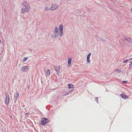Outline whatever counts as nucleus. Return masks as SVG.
<instances>
[{
  "mask_svg": "<svg viewBox=\"0 0 132 132\" xmlns=\"http://www.w3.org/2000/svg\"><path fill=\"white\" fill-rule=\"evenodd\" d=\"M58 6L57 4L53 5L50 8L51 11H54L56 10L58 8Z\"/></svg>",
  "mask_w": 132,
  "mask_h": 132,
  "instance_id": "nucleus-4",
  "label": "nucleus"
},
{
  "mask_svg": "<svg viewBox=\"0 0 132 132\" xmlns=\"http://www.w3.org/2000/svg\"><path fill=\"white\" fill-rule=\"evenodd\" d=\"M29 69V67L27 66L22 67L21 69V70L23 72H26Z\"/></svg>",
  "mask_w": 132,
  "mask_h": 132,
  "instance_id": "nucleus-3",
  "label": "nucleus"
},
{
  "mask_svg": "<svg viewBox=\"0 0 132 132\" xmlns=\"http://www.w3.org/2000/svg\"><path fill=\"white\" fill-rule=\"evenodd\" d=\"M27 57H24L23 59V61L24 62L27 59Z\"/></svg>",
  "mask_w": 132,
  "mask_h": 132,
  "instance_id": "nucleus-22",
  "label": "nucleus"
},
{
  "mask_svg": "<svg viewBox=\"0 0 132 132\" xmlns=\"http://www.w3.org/2000/svg\"><path fill=\"white\" fill-rule=\"evenodd\" d=\"M87 63H89L90 62V60H89V59L87 58Z\"/></svg>",
  "mask_w": 132,
  "mask_h": 132,
  "instance_id": "nucleus-18",
  "label": "nucleus"
},
{
  "mask_svg": "<svg viewBox=\"0 0 132 132\" xmlns=\"http://www.w3.org/2000/svg\"><path fill=\"white\" fill-rule=\"evenodd\" d=\"M63 26L62 24H60L59 26V28L60 33H63Z\"/></svg>",
  "mask_w": 132,
  "mask_h": 132,
  "instance_id": "nucleus-6",
  "label": "nucleus"
},
{
  "mask_svg": "<svg viewBox=\"0 0 132 132\" xmlns=\"http://www.w3.org/2000/svg\"><path fill=\"white\" fill-rule=\"evenodd\" d=\"M123 82L124 83H126L127 82V81H123Z\"/></svg>",
  "mask_w": 132,
  "mask_h": 132,
  "instance_id": "nucleus-25",
  "label": "nucleus"
},
{
  "mask_svg": "<svg viewBox=\"0 0 132 132\" xmlns=\"http://www.w3.org/2000/svg\"><path fill=\"white\" fill-rule=\"evenodd\" d=\"M49 9L47 7H45V11H47Z\"/></svg>",
  "mask_w": 132,
  "mask_h": 132,
  "instance_id": "nucleus-21",
  "label": "nucleus"
},
{
  "mask_svg": "<svg viewBox=\"0 0 132 132\" xmlns=\"http://www.w3.org/2000/svg\"><path fill=\"white\" fill-rule=\"evenodd\" d=\"M116 71L117 73H120L121 72V70L119 69H118L116 70Z\"/></svg>",
  "mask_w": 132,
  "mask_h": 132,
  "instance_id": "nucleus-19",
  "label": "nucleus"
},
{
  "mask_svg": "<svg viewBox=\"0 0 132 132\" xmlns=\"http://www.w3.org/2000/svg\"><path fill=\"white\" fill-rule=\"evenodd\" d=\"M16 99L19 96V94L18 92L16 93Z\"/></svg>",
  "mask_w": 132,
  "mask_h": 132,
  "instance_id": "nucleus-23",
  "label": "nucleus"
},
{
  "mask_svg": "<svg viewBox=\"0 0 132 132\" xmlns=\"http://www.w3.org/2000/svg\"><path fill=\"white\" fill-rule=\"evenodd\" d=\"M9 95H7L6 96L5 103L6 104L8 105L9 102Z\"/></svg>",
  "mask_w": 132,
  "mask_h": 132,
  "instance_id": "nucleus-5",
  "label": "nucleus"
},
{
  "mask_svg": "<svg viewBox=\"0 0 132 132\" xmlns=\"http://www.w3.org/2000/svg\"><path fill=\"white\" fill-rule=\"evenodd\" d=\"M22 5L25 7L26 8H30V6L29 4H28L26 2H24L22 3Z\"/></svg>",
  "mask_w": 132,
  "mask_h": 132,
  "instance_id": "nucleus-7",
  "label": "nucleus"
},
{
  "mask_svg": "<svg viewBox=\"0 0 132 132\" xmlns=\"http://www.w3.org/2000/svg\"><path fill=\"white\" fill-rule=\"evenodd\" d=\"M48 121V120L47 118H43L41 122V125H44Z\"/></svg>",
  "mask_w": 132,
  "mask_h": 132,
  "instance_id": "nucleus-1",
  "label": "nucleus"
},
{
  "mask_svg": "<svg viewBox=\"0 0 132 132\" xmlns=\"http://www.w3.org/2000/svg\"><path fill=\"white\" fill-rule=\"evenodd\" d=\"M72 61V58H69L68 61V67H70L71 65V62Z\"/></svg>",
  "mask_w": 132,
  "mask_h": 132,
  "instance_id": "nucleus-8",
  "label": "nucleus"
},
{
  "mask_svg": "<svg viewBox=\"0 0 132 132\" xmlns=\"http://www.w3.org/2000/svg\"><path fill=\"white\" fill-rule=\"evenodd\" d=\"M30 8H23L21 10V12L22 14H24V13L26 12H29L30 10Z\"/></svg>",
  "mask_w": 132,
  "mask_h": 132,
  "instance_id": "nucleus-2",
  "label": "nucleus"
},
{
  "mask_svg": "<svg viewBox=\"0 0 132 132\" xmlns=\"http://www.w3.org/2000/svg\"><path fill=\"white\" fill-rule=\"evenodd\" d=\"M131 10L132 11V8L131 9Z\"/></svg>",
  "mask_w": 132,
  "mask_h": 132,
  "instance_id": "nucleus-28",
  "label": "nucleus"
},
{
  "mask_svg": "<svg viewBox=\"0 0 132 132\" xmlns=\"http://www.w3.org/2000/svg\"><path fill=\"white\" fill-rule=\"evenodd\" d=\"M73 90V89H72L70 91H69L68 93L66 94V95H67L68 94L70 93Z\"/></svg>",
  "mask_w": 132,
  "mask_h": 132,
  "instance_id": "nucleus-20",
  "label": "nucleus"
},
{
  "mask_svg": "<svg viewBox=\"0 0 132 132\" xmlns=\"http://www.w3.org/2000/svg\"><path fill=\"white\" fill-rule=\"evenodd\" d=\"M68 86L69 88H73V87L74 86H73V85L71 84H69L68 85Z\"/></svg>",
  "mask_w": 132,
  "mask_h": 132,
  "instance_id": "nucleus-12",
  "label": "nucleus"
},
{
  "mask_svg": "<svg viewBox=\"0 0 132 132\" xmlns=\"http://www.w3.org/2000/svg\"><path fill=\"white\" fill-rule=\"evenodd\" d=\"M55 70L57 72V73H58L57 72L59 73L60 70V67L59 66H57L54 67Z\"/></svg>",
  "mask_w": 132,
  "mask_h": 132,
  "instance_id": "nucleus-9",
  "label": "nucleus"
},
{
  "mask_svg": "<svg viewBox=\"0 0 132 132\" xmlns=\"http://www.w3.org/2000/svg\"><path fill=\"white\" fill-rule=\"evenodd\" d=\"M124 40H127L130 42H132V39H131L129 38H127L126 37H125L124 38Z\"/></svg>",
  "mask_w": 132,
  "mask_h": 132,
  "instance_id": "nucleus-10",
  "label": "nucleus"
},
{
  "mask_svg": "<svg viewBox=\"0 0 132 132\" xmlns=\"http://www.w3.org/2000/svg\"><path fill=\"white\" fill-rule=\"evenodd\" d=\"M129 60H132V58H131L130 59H129Z\"/></svg>",
  "mask_w": 132,
  "mask_h": 132,
  "instance_id": "nucleus-27",
  "label": "nucleus"
},
{
  "mask_svg": "<svg viewBox=\"0 0 132 132\" xmlns=\"http://www.w3.org/2000/svg\"><path fill=\"white\" fill-rule=\"evenodd\" d=\"M91 53H90L88 55L87 57V58L89 59L91 55Z\"/></svg>",
  "mask_w": 132,
  "mask_h": 132,
  "instance_id": "nucleus-15",
  "label": "nucleus"
},
{
  "mask_svg": "<svg viewBox=\"0 0 132 132\" xmlns=\"http://www.w3.org/2000/svg\"><path fill=\"white\" fill-rule=\"evenodd\" d=\"M62 34H60V36L61 37L62 36Z\"/></svg>",
  "mask_w": 132,
  "mask_h": 132,
  "instance_id": "nucleus-26",
  "label": "nucleus"
},
{
  "mask_svg": "<svg viewBox=\"0 0 132 132\" xmlns=\"http://www.w3.org/2000/svg\"><path fill=\"white\" fill-rule=\"evenodd\" d=\"M48 75L49 76L50 74V71L49 70H47L45 73Z\"/></svg>",
  "mask_w": 132,
  "mask_h": 132,
  "instance_id": "nucleus-14",
  "label": "nucleus"
},
{
  "mask_svg": "<svg viewBox=\"0 0 132 132\" xmlns=\"http://www.w3.org/2000/svg\"><path fill=\"white\" fill-rule=\"evenodd\" d=\"M55 32H56L58 33L59 30L58 28L57 27H56L55 28L54 30Z\"/></svg>",
  "mask_w": 132,
  "mask_h": 132,
  "instance_id": "nucleus-13",
  "label": "nucleus"
},
{
  "mask_svg": "<svg viewBox=\"0 0 132 132\" xmlns=\"http://www.w3.org/2000/svg\"><path fill=\"white\" fill-rule=\"evenodd\" d=\"M120 96L122 97V98L124 99H126L127 98V96L123 94H121L120 95Z\"/></svg>",
  "mask_w": 132,
  "mask_h": 132,
  "instance_id": "nucleus-11",
  "label": "nucleus"
},
{
  "mask_svg": "<svg viewBox=\"0 0 132 132\" xmlns=\"http://www.w3.org/2000/svg\"><path fill=\"white\" fill-rule=\"evenodd\" d=\"M129 60H129V59L128 60H124L123 61V62L124 63H126L127 62H128V61Z\"/></svg>",
  "mask_w": 132,
  "mask_h": 132,
  "instance_id": "nucleus-17",
  "label": "nucleus"
},
{
  "mask_svg": "<svg viewBox=\"0 0 132 132\" xmlns=\"http://www.w3.org/2000/svg\"><path fill=\"white\" fill-rule=\"evenodd\" d=\"M132 65V61L130 62L129 65Z\"/></svg>",
  "mask_w": 132,
  "mask_h": 132,
  "instance_id": "nucleus-24",
  "label": "nucleus"
},
{
  "mask_svg": "<svg viewBox=\"0 0 132 132\" xmlns=\"http://www.w3.org/2000/svg\"><path fill=\"white\" fill-rule=\"evenodd\" d=\"M55 34V33H54V35H53V36H54V38H56L57 37V36L58 34H57V35H56V34Z\"/></svg>",
  "mask_w": 132,
  "mask_h": 132,
  "instance_id": "nucleus-16",
  "label": "nucleus"
}]
</instances>
